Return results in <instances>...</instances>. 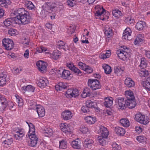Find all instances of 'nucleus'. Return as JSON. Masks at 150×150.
<instances>
[{
  "mask_svg": "<svg viewBox=\"0 0 150 150\" xmlns=\"http://www.w3.org/2000/svg\"><path fill=\"white\" fill-rule=\"evenodd\" d=\"M15 17L6 19L3 22L4 25L8 27L15 24L25 25L30 22V16L29 13L23 8L18 9L14 11Z\"/></svg>",
  "mask_w": 150,
  "mask_h": 150,
  "instance_id": "1",
  "label": "nucleus"
},
{
  "mask_svg": "<svg viewBox=\"0 0 150 150\" xmlns=\"http://www.w3.org/2000/svg\"><path fill=\"white\" fill-rule=\"evenodd\" d=\"M123 50H119L117 51L116 54L119 58L122 60H125L130 57V50L126 47Z\"/></svg>",
  "mask_w": 150,
  "mask_h": 150,
  "instance_id": "2",
  "label": "nucleus"
},
{
  "mask_svg": "<svg viewBox=\"0 0 150 150\" xmlns=\"http://www.w3.org/2000/svg\"><path fill=\"white\" fill-rule=\"evenodd\" d=\"M126 97L125 100V104L126 107L129 108H133L136 105V103L135 101V97L133 94H125Z\"/></svg>",
  "mask_w": 150,
  "mask_h": 150,
  "instance_id": "3",
  "label": "nucleus"
},
{
  "mask_svg": "<svg viewBox=\"0 0 150 150\" xmlns=\"http://www.w3.org/2000/svg\"><path fill=\"white\" fill-rule=\"evenodd\" d=\"M57 74L61 77L65 79L71 80L73 76L69 71L61 68L59 69Z\"/></svg>",
  "mask_w": 150,
  "mask_h": 150,
  "instance_id": "4",
  "label": "nucleus"
},
{
  "mask_svg": "<svg viewBox=\"0 0 150 150\" xmlns=\"http://www.w3.org/2000/svg\"><path fill=\"white\" fill-rule=\"evenodd\" d=\"M3 46L7 50H11L14 47V44L13 40L8 38H5L2 40Z\"/></svg>",
  "mask_w": 150,
  "mask_h": 150,
  "instance_id": "5",
  "label": "nucleus"
},
{
  "mask_svg": "<svg viewBox=\"0 0 150 150\" xmlns=\"http://www.w3.org/2000/svg\"><path fill=\"white\" fill-rule=\"evenodd\" d=\"M88 86L93 90L99 89L101 87L98 80L97 79H88Z\"/></svg>",
  "mask_w": 150,
  "mask_h": 150,
  "instance_id": "6",
  "label": "nucleus"
},
{
  "mask_svg": "<svg viewBox=\"0 0 150 150\" xmlns=\"http://www.w3.org/2000/svg\"><path fill=\"white\" fill-rule=\"evenodd\" d=\"M60 127L62 131L67 134L72 132V127L70 125L67 123H61Z\"/></svg>",
  "mask_w": 150,
  "mask_h": 150,
  "instance_id": "7",
  "label": "nucleus"
},
{
  "mask_svg": "<svg viewBox=\"0 0 150 150\" xmlns=\"http://www.w3.org/2000/svg\"><path fill=\"white\" fill-rule=\"evenodd\" d=\"M132 31L129 27H127L124 31L122 39L125 40H130L132 39Z\"/></svg>",
  "mask_w": 150,
  "mask_h": 150,
  "instance_id": "8",
  "label": "nucleus"
},
{
  "mask_svg": "<svg viewBox=\"0 0 150 150\" xmlns=\"http://www.w3.org/2000/svg\"><path fill=\"white\" fill-rule=\"evenodd\" d=\"M45 54H48V57L54 60L58 59L61 54V52L57 50H55L52 52H46Z\"/></svg>",
  "mask_w": 150,
  "mask_h": 150,
  "instance_id": "9",
  "label": "nucleus"
},
{
  "mask_svg": "<svg viewBox=\"0 0 150 150\" xmlns=\"http://www.w3.org/2000/svg\"><path fill=\"white\" fill-rule=\"evenodd\" d=\"M36 65L39 71L42 72L46 71L47 64L46 62L40 60L36 62Z\"/></svg>",
  "mask_w": 150,
  "mask_h": 150,
  "instance_id": "10",
  "label": "nucleus"
},
{
  "mask_svg": "<svg viewBox=\"0 0 150 150\" xmlns=\"http://www.w3.org/2000/svg\"><path fill=\"white\" fill-rule=\"evenodd\" d=\"M115 102L117 105L119 109H125L126 107L125 104V100L124 101V99L122 97H119L116 99Z\"/></svg>",
  "mask_w": 150,
  "mask_h": 150,
  "instance_id": "11",
  "label": "nucleus"
},
{
  "mask_svg": "<svg viewBox=\"0 0 150 150\" xmlns=\"http://www.w3.org/2000/svg\"><path fill=\"white\" fill-rule=\"evenodd\" d=\"M28 137L30 139L28 143L29 145L32 147L35 146L38 140V138L37 137L36 135L32 134Z\"/></svg>",
  "mask_w": 150,
  "mask_h": 150,
  "instance_id": "12",
  "label": "nucleus"
},
{
  "mask_svg": "<svg viewBox=\"0 0 150 150\" xmlns=\"http://www.w3.org/2000/svg\"><path fill=\"white\" fill-rule=\"evenodd\" d=\"M48 83V81L47 79L44 77H40L37 82L38 86L41 88L45 87Z\"/></svg>",
  "mask_w": 150,
  "mask_h": 150,
  "instance_id": "13",
  "label": "nucleus"
},
{
  "mask_svg": "<svg viewBox=\"0 0 150 150\" xmlns=\"http://www.w3.org/2000/svg\"><path fill=\"white\" fill-rule=\"evenodd\" d=\"M25 133V132L23 129L18 128L15 131L14 137L16 139H19L24 135Z\"/></svg>",
  "mask_w": 150,
  "mask_h": 150,
  "instance_id": "14",
  "label": "nucleus"
},
{
  "mask_svg": "<svg viewBox=\"0 0 150 150\" xmlns=\"http://www.w3.org/2000/svg\"><path fill=\"white\" fill-rule=\"evenodd\" d=\"M93 143V141L90 138H84L83 141V147L85 149L91 148Z\"/></svg>",
  "mask_w": 150,
  "mask_h": 150,
  "instance_id": "15",
  "label": "nucleus"
},
{
  "mask_svg": "<svg viewBox=\"0 0 150 150\" xmlns=\"http://www.w3.org/2000/svg\"><path fill=\"white\" fill-rule=\"evenodd\" d=\"M99 131L100 135L99 137L107 138L109 132L106 128L103 126H101L100 128Z\"/></svg>",
  "mask_w": 150,
  "mask_h": 150,
  "instance_id": "16",
  "label": "nucleus"
},
{
  "mask_svg": "<svg viewBox=\"0 0 150 150\" xmlns=\"http://www.w3.org/2000/svg\"><path fill=\"white\" fill-rule=\"evenodd\" d=\"M37 112L40 117H44L45 115V110L44 108L42 105H38L36 107Z\"/></svg>",
  "mask_w": 150,
  "mask_h": 150,
  "instance_id": "17",
  "label": "nucleus"
},
{
  "mask_svg": "<svg viewBox=\"0 0 150 150\" xmlns=\"http://www.w3.org/2000/svg\"><path fill=\"white\" fill-rule=\"evenodd\" d=\"M96 10V16H99L103 14L105 10L101 6L97 5L95 7Z\"/></svg>",
  "mask_w": 150,
  "mask_h": 150,
  "instance_id": "18",
  "label": "nucleus"
},
{
  "mask_svg": "<svg viewBox=\"0 0 150 150\" xmlns=\"http://www.w3.org/2000/svg\"><path fill=\"white\" fill-rule=\"evenodd\" d=\"M35 88L31 86L28 85L27 86H24L21 88V90L23 93L28 92L29 93H32L34 91Z\"/></svg>",
  "mask_w": 150,
  "mask_h": 150,
  "instance_id": "19",
  "label": "nucleus"
},
{
  "mask_svg": "<svg viewBox=\"0 0 150 150\" xmlns=\"http://www.w3.org/2000/svg\"><path fill=\"white\" fill-rule=\"evenodd\" d=\"M124 70L125 68L123 67L116 66L114 67V73L117 76H122Z\"/></svg>",
  "mask_w": 150,
  "mask_h": 150,
  "instance_id": "20",
  "label": "nucleus"
},
{
  "mask_svg": "<svg viewBox=\"0 0 150 150\" xmlns=\"http://www.w3.org/2000/svg\"><path fill=\"white\" fill-rule=\"evenodd\" d=\"M63 119L67 120L71 118L72 115L71 112L68 110H65L62 114Z\"/></svg>",
  "mask_w": 150,
  "mask_h": 150,
  "instance_id": "21",
  "label": "nucleus"
},
{
  "mask_svg": "<svg viewBox=\"0 0 150 150\" xmlns=\"http://www.w3.org/2000/svg\"><path fill=\"white\" fill-rule=\"evenodd\" d=\"M84 120L87 123L90 125L94 124L96 121V117L93 116H86L84 118Z\"/></svg>",
  "mask_w": 150,
  "mask_h": 150,
  "instance_id": "22",
  "label": "nucleus"
},
{
  "mask_svg": "<svg viewBox=\"0 0 150 150\" xmlns=\"http://www.w3.org/2000/svg\"><path fill=\"white\" fill-rule=\"evenodd\" d=\"M71 145L75 149H80L81 148V142L78 139H76L72 141Z\"/></svg>",
  "mask_w": 150,
  "mask_h": 150,
  "instance_id": "23",
  "label": "nucleus"
},
{
  "mask_svg": "<svg viewBox=\"0 0 150 150\" xmlns=\"http://www.w3.org/2000/svg\"><path fill=\"white\" fill-rule=\"evenodd\" d=\"M125 84L128 87H133L135 85V83L130 78H127L125 81Z\"/></svg>",
  "mask_w": 150,
  "mask_h": 150,
  "instance_id": "24",
  "label": "nucleus"
},
{
  "mask_svg": "<svg viewBox=\"0 0 150 150\" xmlns=\"http://www.w3.org/2000/svg\"><path fill=\"white\" fill-rule=\"evenodd\" d=\"M86 105L89 108H91L92 109H97V105L96 103L95 102H93L91 100H87L86 102Z\"/></svg>",
  "mask_w": 150,
  "mask_h": 150,
  "instance_id": "25",
  "label": "nucleus"
},
{
  "mask_svg": "<svg viewBox=\"0 0 150 150\" xmlns=\"http://www.w3.org/2000/svg\"><path fill=\"white\" fill-rule=\"evenodd\" d=\"M42 132L46 136L48 137L51 136L53 134L52 129L50 128H46L42 130Z\"/></svg>",
  "mask_w": 150,
  "mask_h": 150,
  "instance_id": "26",
  "label": "nucleus"
},
{
  "mask_svg": "<svg viewBox=\"0 0 150 150\" xmlns=\"http://www.w3.org/2000/svg\"><path fill=\"white\" fill-rule=\"evenodd\" d=\"M6 77V74H0V86H3L6 85L7 82Z\"/></svg>",
  "mask_w": 150,
  "mask_h": 150,
  "instance_id": "27",
  "label": "nucleus"
},
{
  "mask_svg": "<svg viewBox=\"0 0 150 150\" xmlns=\"http://www.w3.org/2000/svg\"><path fill=\"white\" fill-rule=\"evenodd\" d=\"M115 132L119 135L123 136L125 133V130L122 127L117 126L115 128Z\"/></svg>",
  "mask_w": 150,
  "mask_h": 150,
  "instance_id": "28",
  "label": "nucleus"
},
{
  "mask_svg": "<svg viewBox=\"0 0 150 150\" xmlns=\"http://www.w3.org/2000/svg\"><path fill=\"white\" fill-rule=\"evenodd\" d=\"M66 88L67 86L65 83L62 82H59L55 86V89L57 91H60Z\"/></svg>",
  "mask_w": 150,
  "mask_h": 150,
  "instance_id": "29",
  "label": "nucleus"
},
{
  "mask_svg": "<svg viewBox=\"0 0 150 150\" xmlns=\"http://www.w3.org/2000/svg\"><path fill=\"white\" fill-rule=\"evenodd\" d=\"M10 0H0V6L5 8H7L11 3Z\"/></svg>",
  "mask_w": 150,
  "mask_h": 150,
  "instance_id": "30",
  "label": "nucleus"
},
{
  "mask_svg": "<svg viewBox=\"0 0 150 150\" xmlns=\"http://www.w3.org/2000/svg\"><path fill=\"white\" fill-rule=\"evenodd\" d=\"M0 100L1 101V103L2 106V109L4 110L6 108L8 105L7 101L4 96L0 94Z\"/></svg>",
  "mask_w": 150,
  "mask_h": 150,
  "instance_id": "31",
  "label": "nucleus"
},
{
  "mask_svg": "<svg viewBox=\"0 0 150 150\" xmlns=\"http://www.w3.org/2000/svg\"><path fill=\"white\" fill-rule=\"evenodd\" d=\"M149 118L146 115H141V124L146 125L149 122Z\"/></svg>",
  "mask_w": 150,
  "mask_h": 150,
  "instance_id": "32",
  "label": "nucleus"
},
{
  "mask_svg": "<svg viewBox=\"0 0 150 150\" xmlns=\"http://www.w3.org/2000/svg\"><path fill=\"white\" fill-rule=\"evenodd\" d=\"M98 140L100 144L102 146H105L108 143V140L107 138L98 137Z\"/></svg>",
  "mask_w": 150,
  "mask_h": 150,
  "instance_id": "33",
  "label": "nucleus"
},
{
  "mask_svg": "<svg viewBox=\"0 0 150 150\" xmlns=\"http://www.w3.org/2000/svg\"><path fill=\"white\" fill-rule=\"evenodd\" d=\"M103 68L104 70L105 73L106 74H109L112 71L111 67L108 64H104L103 65Z\"/></svg>",
  "mask_w": 150,
  "mask_h": 150,
  "instance_id": "34",
  "label": "nucleus"
},
{
  "mask_svg": "<svg viewBox=\"0 0 150 150\" xmlns=\"http://www.w3.org/2000/svg\"><path fill=\"white\" fill-rule=\"evenodd\" d=\"M57 45L60 49H63L65 51L68 49V47L66 45L64 42L62 40H59L58 42Z\"/></svg>",
  "mask_w": 150,
  "mask_h": 150,
  "instance_id": "35",
  "label": "nucleus"
},
{
  "mask_svg": "<svg viewBox=\"0 0 150 150\" xmlns=\"http://www.w3.org/2000/svg\"><path fill=\"white\" fill-rule=\"evenodd\" d=\"M120 123L124 127H128L129 125V121L127 119H122L120 121Z\"/></svg>",
  "mask_w": 150,
  "mask_h": 150,
  "instance_id": "36",
  "label": "nucleus"
},
{
  "mask_svg": "<svg viewBox=\"0 0 150 150\" xmlns=\"http://www.w3.org/2000/svg\"><path fill=\"white\" fill-rule=\"evenodd\" d=\"M59 148L61 149H65L67 147V142L64 140H62L59 142Z\"/></svg>",
  "mask_w": 150,
  "mask_h": 150,
  "instance_id": "37",
  "label": "nucleus"
},
{
  "mask_svg": "<svg viewBox=\"0 0 150 150\" xmlns=\"http://www.w3.org/2000/svg\"><path fill=\"white\" fill-rule=\"evenodd\" d=\"M112 14L114 16L117 18H119L122 15L121 11L116 9L112 11Z\"/></svg>",
  "mask_w": 150,
  "mask_h": 150,
  "instance_id": "38",
  "label": "nucleus"
},
{
  "mask_svg": "<svg viewBox=\"0 0 150 150\" xmlns=\"http://www.w3.org/2000/svg\"><path fill=\"white\" fill-rule=\"evenodd\" d=\"M66 92V94H78L79 93L78 89L73 88L68 89Z\"/></svg>",
  "mask_w": 150,
  "mask_h": 150,
  "instance_id": "39",
  "label": "nucleus"
},
{
  "mask_svg": "<svg viewBox=\"0 0 150 150\" xmlns=\"http://www.w3.org/2000/svg\"><path fill=\"white\" fill-rule=\"evenodd\" d=\"M29 104V108L30 109H36L38 105L36 102L33 100H30Z\"/></svg>",
  "mask_w": 150,
  "mask_h": 150,
  "instance_id": "40",
  "label": "nucleus"
},
{
  "mask_svg": "<svg viewBox=\"0 0 150 150\" xmlns=\"http://www.w3.org/2000/svg\"><path fill=\"white\" fill-rule=\"evenodd\" d=\"M111 52L110 50H108L105 54L103 53L102 54L100 55V57L101 59H105L107 58H109L111 55Z\"/></svg>",
  "mask_w": 150,
  "mask_h": 150,
  "instance_id": "41",
  "label": "nucleus"
},
{
  "mask_svg": "<svg viewBox=\"0 0 150 150\" xmlns=\"http://www.w3.org/2000/svg\"><path fill=\"white\" fill-rule=\"evenodd\" d=\"M8 34L12 36H16L18 34L17 30L15 29H10L8 31Z\"/></svg>",
  "mask_w": 150,
  "mask_h": 150,
  "instance_id": "42",
  "label": "nucleus"
},
{
  "mask_svg": "<svg viewBox=\"0 0 150 150\" xmlns=\"http://www.w3.org/2000/svg\"><path fill=\"white\" fill-rule=\"evenodd\" d=\"M25 6L29 10L33 9L35 8L34 5L30 1H27L26 2Z\"/></svg>",
  "mask_w": 150,
  "mask_h": 150,
  "instance_id": "43",
  "label": "nucleus"
},
{
  "mask_svg": "<svg viewBox=\"0 0 150 150\" xmlns=\"http://www.w3.org/2000/svg\"><path fill=\"white\" fill-rule=\"evenodd\" d=\"M80 131L83 133H86L89 132V130L88 127L85 125H82L80 127Z\"/></svg>",
  "mask_w": 150,
  "mask_h": 150,
  "instance_id": "44",
  "label": "nucleus"
},
{
  "mask_svg": "<svg viewBox=\"0 0 150 150\" xmlns=\"http://www.w3.org/2000/svg\"><path fill=\"white\" fill-rule=\"evenodd\" d=\"M50 7V10L52 11L55 12L57 10V5L53 2H52Z\"/></svg>",
  "mask_w": 150,
  "mask_h": 150,
  "instance_id": "45",
  "label": "nucleus"
},
{
  "mask_svg": "<svg viewBox=\"0 0 150 150\" xmlns=\"http://www.w3.org/2000/svg\"><path fill=\"white\" fill-rule=\"evenodd\" d=\"M48 49L46 47L42 46H40L37 48V51L39 53H41L44 52L48 51Z\"/></svg>",
  "mask_w": 150,
  "mask_h": 150,
  "instance_id": "46",
  "label": "nucleus"
},
{
  "mask_svg": "<svg viewBox=\"0 0 150 150\" xmlns=\"http://www.w3.org/2000/svg\"><path fill=\"white\" fill-rule=\"evenodd\" d=\"M104 33L105 35L109 38L113 34L112 30L111 29L109 28L108 30H105Z\"/></svg>",
  "mask_w": 150,
  "mask_h": 150,
  "instance_id": "47",
  "label": "nucleus"
},
{
  "mask_svg": "<svg viewBox=\"0 0 150 150\" xmlns=\"http://www.w3.org/2000/svg\"><path fill=\"white\" fill-rule=\"evenodd\" d=\"M67 2L69 7H73L76 4V1L74 0H68Z\"/></svg>",
  "mask_w": 150,
  "mask_h": 150,
  "instance_id": "48",
  "label": "nucleus"
},
{
  "mask_svg": "<svg viewBox=\"0 0 150 150\" xmlns=\"http://www.w3.org/2000/svg\"><path fill=\"white\" fill-rule=\"evenodd\" d=\"M142 85L147 91H150V83L146 81H144L142 82Z\"/></svg>",
  "mask_w": 150,
  "mask_h": 150,
  "instance_id": "49",
  "label": "nucleus"
},
{
  "mask_svg": "<svg viewBox=\"0 0 150 150\" xmlns=\"http://www.w3.org/2000/svg\"><path fill=\"white\" fill-rule=\"evenodd\" d=\"M12 143V140L11 139H7L6 140H4L3 142V146H4L6 147H7L8 146L10 145Z\"/></svg>",
  "mask_w": 150,
  "mask_h": 150,
  "instance_id": "50",
  "label": "nucleus"
},
{
  "mask_svg": "<svg viewBox=\"0 0 150 150\" xmlns=\"http://www.w3.org/2000/svg\"><path fill=\"white\" fill-rule=\"evenodd\" d=\"M84 71L90 74L93 71V68L90 66L87 65L86 66Z\"/></svg>",
  "mask_w": 150,
  "mask_h": 150,
  "instance_id": "51",
  "label": "nucleus"
},
{
  "mask_svg": "<svg viewBox=\"0 0 150 150\" xmlns=\"http://www.w3.org/2000/svg\"><path fill=\"white\" fill-rule=\"evenodd\" d=\"M141 42V35L137 36L134 40V44L135 45H138Z\"/></svg>",
  "mask_w": 150,
  "mask_h": 150,
  "instance_id": "52",
  "label": "nucleus"
},
{
  "mask_svg": "<svg viewBox=\"0 0 150 150\" xmlns=\"http://www.w3.org/2000/svg\"><path fill=\"white\" fill-rule=\"evenodd\" d=\"M149 74L148 71L143 68H141V75L142 76L146 77Z\"/></svg>",
  "mask_w": 150,
  "mask_h": 150,
  "instance_id": "53",
  "label": "nucleus"
},
{
  "mask_svg": "<svg viewBox=\"0 0 150 150\" xmlns=\"http://www.w3.org/2000/svg\"><path fill=\"white\" fill-rule=\"evenodd\" d=\"M147 63L146 60L144 58H141V68H144L146 67Z\"/></svg>",
  "mask_w": 150,
  "mask_h": 150,
  "instance_id": "54",
  "label": "nucleus"
},
{
  "mask_svg": "<svg viewBox=\"0 0 150 150\" xmlns=\"http://www.w3.org/2000/svg\"><path fill=\"white\" fill-rule=\"evenodd\" d=\"M112 145L113 150H119L121 149L120 146L115 142L113 143Z\"/></svg>",
  "mask_w": 150,
  "mask_h": 150,
  "instance_id": "55",
  "label": "nucleus"
},
{
  "mask_svg": "<svg viewBox=\"0 0 150 150\" xmlns=\"http://www.w3.org/2000/svg\"><path fill=\"white\" fill-rule=\"evenodd\" d=\"M71 71L77 75H79L81 73L80 70L75 66L71 70Z\"/></svg>",
  "mask_w": 150,
  "mask_h": 150,
  "instance_id": "56",
  "label": "nucleus"
},
{
  "mask_svg": "<svg viewBox=\"0 0 150 150\" xmlns=\"http://www.w3.org/2000/svg\"><path fill=\"white\" fill-rule=\"evenodd\" d=\"M125 21L128 24H131L134 22V19L132 17H128L126 18Z\"/></svg>",
  "mask_w": 150,
  "mask_h": 150,
  "instance_id": "57",
  "label": "nucleus"
},
{
  "mask_svg": "<svg viewBox=\"0 0 150 150\" xmlns=\"http://www.w3.org/2000/svg\"><path fill=\"white\" fill-rule=\"evenodd\" d=\"M78 65L79 67V68L83 71L87 65L81 62H79Z\"/></svg>",
  "mask_w": 150,
  "mask_h": 150,
  "instance_id": "58",
  "label": "nucleus"
},
{
  "mask_svg": "<svg viewBox=\"0 0 150 150\" xmlns=\"http://www.w3.org/2000/svg\"><path fill=\"white\" fill-rule=\"evenodd\" d=\"M135 120L136 121L140 123H141V113L139 112L137 114L135 115Z\"/></svg>",
  "mask_w": 150,
  "mask_h": 150,
  "instance_id": "59",
  "label": "nucleus"
},
{
  "mask_svg": "<svg viewBox=\"0 0 150 150\" xmlns=\"http://www.w3.org/2000/svg\"><path fill=\"white\" fill-rule=\"evenodd\" d=\"M81 110L84 113L88 112L89 111V108L87 105L83 106L81 108Z\"/></svg>",
  "mask_w": 150,
  "mask_h": 150,
  "instance_id": "60",
  "label": "nucleus"
},
{
  "mask_svg": "<svg viewBox=\"0 0 150 150\" xmlns=\"http://www.w3.org/2000/svg\"><path fill=\"white\" fill-rule=\"evenodd\" d=\"M66 66L71 71L75 67L72 63L70 62L67 63L66 64Z\"/></svg>",
  "mask_w": 150,
  "mask_h": 150,
  "instance_id": "61",
  "label": "nucleus"
},
{
  "mask_svg": "<svg viewBox=\"0 0 150 150\" xmlns=\"http://www.w3.org/2000/svg\"><path fill=\"white\" fill-rule=\"evenodd\" d=\"M112 102L106 100L105 102H104V104L106 107L109 108L112 105Z\"/></svg>",
  "mask_w": 150,
  "mask_h": 150,
  "instance_id": "62",
  "label": "nucleus"
},
{
  "mask_svg": "<svg viewBox=\"0 0 150 150\" xmlns=\"http://www.w3.org/2000/svg\"><path fill=\"white\" fill-rule=\"evenodd\" d=\"M114 112V110L110 108L106 110V115L111 116L113 114Z\"/></svg>",
  "mask_w": 150,
  "mask_h": 150,
  "instance_id": "63",
  "label": "nucleus"
},
{
  "mask_svg": "<svg viewBox=\"0 0 150 150\" xmlns=\"http://www.w3.org/2000/svg\"><path fill=\"white\" fill-rule=\"evenodd\" d=\"M141 25L142 26L141 27V28L143 30H145L148 28V26L145 21H141Z\"/></svg>",
  "mask_w": 150,
  "mask_h": 150,
  "instance_id": "64",
  "label": "nucleus"
}]
</instances>
